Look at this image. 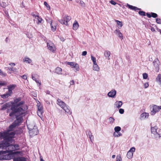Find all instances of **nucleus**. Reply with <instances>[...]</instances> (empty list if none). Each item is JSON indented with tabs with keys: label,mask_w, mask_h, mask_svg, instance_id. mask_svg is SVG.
I'll return each mask as SVG.
<instances>
[{
	"label": "nucleus",
	"mask_w": 161,
	"mask_h": 161,
	"mask_svg": "<svg viewBox=\"0 0 161 161\" xmlns=\"http://www.w3.org/2000/svg\"><path fill=\"white\" fill-rule=\"evenodd\" d=\"M21 98L20 97L14 98V102H11L12 105L10 109L12 111L9 114L10 117L13 116L15 114L18 112H21L24 114L23 112L26 110L28 107L26 105H24L25 102L24 101H21Z\"/></svg>",
	"instance_id": "obj_1"
},
{
	"label": "nucleus",
	"mask_w": 161,
	"mask_h": 161,
	"mask_svg": "<svg viewBox=\"0 0 161 161\" xmlns=\"http://www.w3.org/2000/svg\"><path fill=\"white\" fill-rule=\"evenodd\" d=\"M15 134L14 132H9V131L6 130L0 132V139H3V141L0 143V148L5 149V145H8V142L12 141L13 137Z\"/></svg>",
	"instance_id": "obj_2"
},
{
	"label": "nucleus",
	"mask_w": 161,
	"mask_h": 161,
	"mask_svg": "<svg viewBox=\"0 0 161 161\" xmlns=\"http://www.w3.org/2000/svg\"><path fill=\"white\" fill-rule=\"evenodd\" d=\"M57 104L65 111L66 114H71V112L70 111L69 107L64 102L59 98L57 99Z\"/></svg>",
	"instance_id": "obj_3"
},
{
	"label": "nucleus",
	"mask_w": 161,
	"mask_h": 161,
	"mask_svg": "<svg viewBox=\"0 0 161 161\" xmlns=\"http://www.w3.org/2000/svg\"><path fill=\"white\" fill-rule=\"evenodd\" d=\"M28 129L29 130V133L31 136L36 135L38 133V130L37 126L35 124L33 125H27Z\"/></svg>",
	"instance_id": "obj_4"
},
{
	"label": "nucleus",
	"mask_w": 161,
	"mask_h": 161,
	"mask_svg": "<svg viewBox=\"0 0 161 161\" xmlns=\"http://www.w3.org/2000/svg\"><path fill=\"white\" fill-rule=\"evenodd\" d=\"M23 113H24L23 114H21V112L17 113H19V115H16V120L14 121V124L18 125H19L23 121L22 117L25 114V111L23 112Z\"/></svg>",
	"instance_id": "obj_5"
},
{
	"label": "nucleus",
	"mask_w": 161,
	"mask_h": 161,
	"mask_svg": "<svg viewBox=\"0 0 161 161\" xmlns=\"http://www.w3.org/2000/svg\"><path fill=\"white\" fill-rule=\"evenodd\" d=\"M71 19V17L70 16L65 15L61 19L58 20V21L62 24L68 25V22Z\"/></svg>",
	"instance_id": "obj_6"
},
{
	"label": "nucleus",
	"mask_w": 161,
	"mask_h": 161,
	"mask_svg": "<svg viewBox=\"0 0 161 161\" xmlns=\"http://www.w3.org/2000/svg\"><path fill=\"white\" fill-rule=\"evenodd\" d=\"M151 114L152 115H154L156 113L158 112L159 110L158 106L156 105H152L150 106Z\"/></svg>",
	"instance_id": "obj_7"
},
{
	"label": "nucleus",
	"mask_w": 161,
	"mask_h": 161,
	"mask_svg": "<svg viewBox=\"0 0 161 161\" xmlns=\"http://www.w3.org/2000/svg\"><path fill=\"white\" fill-rule=\"evenodd\" d=\"M12 141L11 142H8V145L7 146H5L6 148L5 149H7V148H8V150H7L6 152L8 151L9 152H11L13 151H14L15 150L14 149V146H13V145H10V143L12 142Z\"/></svg>",
	"instance_id": "obj_8"
},
{
	"label": "nucleus",
	"mask_w": 161,
	"mask_h": 161,
	"mask_svg": "<svg viewBox=\"0 0 161 161\" xmlns=\"http://www.w3.org/2000/svg\"><path fill=\"white\" fill-rule=\"evenodd\" d=\"M153 65L155 68L156 71L158 72L159 70V66L160 65V62L158 58L155 59L153 62Z\"/></svg>",
	"instance_id": "obj_9"
},
{
	"label": "nucleus",
	"mask_w": 161,
	"mask_h": 161,
	"mask_svg": "<svg viewBox=\"0 0 161 161\" xmlns=\"http://www.w3.org/2000/svg\"><path fill=\"white\" fill-rule=\"evenodd\" d=\"M48 48L52 52L55 50V48L54 44L51 42H47V43Z\"/></svg>",
	"instance_id": "obj_10"
},
{
	"label": "nucleus",
	"mask_w": 161,
	"mask_h": 161,
	"mask_svg": "<svg viewBox=\"0 0 161 161\" xmlns=\"http://www.w3.org/2000/svg\"><path fill=\"white\" fill-rule=\"evenodd\" d=\"M116 93V92L115 90H112L108 93V95L110 97L114 98L115 96Z\"/></svg>",
	"instance_id": "obj_11"
},
{
	"label": "nucleus",
	"mask_w": 161,
	"mask_h": 161,
	"mask_svg": "<svg viewBox=\"0 0 161 161\" xmlns=\"http://www.w3.org/2000/svg\"><path fill=\"white\" fill-rule=\"evenodd\" d=\"M86 133L87 136L90 138L91 141L92 142L93 139V136L91 131L89 130H87L86 131Z\"/></svg>",
	"instance_id": "obj_12"
},
{
	"label": "nucleus",
	"mask_w": 161,
	"mask_h": 161,
	"mask_svg": "<svg viewBox=\"0 0 161 161\" xmlns=\"http://www.w3.org/2000/svg\"><path fill=\"white\" fill-rule=\"evenodd\" d=\"M11 92L10 91L9 92H6L5 94L1 95V97L2 98L5 99L7 98L8 97L10 96L11 95Z\"/></svg>",
	"instance_id": "obj_13"
},
{
	"label": "nucleus",
	"mask_w": 161,
	"mask_h": 161,
	"mask_svg": "<svg viewBox=\"0 0 161 161\" xmlns=\"http://www.w3.org/2000/svg\"><path fill=\"white\" fill-rule=\"evenodd\" d=\"M17 126H18V125L14 124V122L12 125L9 126V129L7 131H9V132H12L11 131L12 130Z\"/></svg>",
	"instance_id": "obj_14"
},
{
	"label": "nucleus",
	"mask_w": 161,
	"mask_h": 161,
	"mask_svg": "<svg viewBox=\"0 0 161 161\" xmlns=\"http://www.w3.org/2000/svg\"><path fill=\"white\" fill-rule=\"evenodd\" d=\"M110 52L108 50L105 51L104 53V56L108 60L110 59L109 56H110Z\"/></svg>",
	"instance_id": "obj_15"
},
{
	"label": "nucleus",
	"mask_w": 161,
	"mask_h": 161,
	"mask_svg": "<svg viewBox=\"0 0 161 161\" xmlns=\"http://www.w3.org/2000/svg\"><path fill=\"white\" fill-rule=\"evenodd\" d=\"M23 61L24 62L27 64H31L32 62V60L31 59L26 57L23 58Z\"/></svg>",
	"instance_id": "obj_16"
},
{
	"label": "nucleus",
	"mask_w": 161,
	"mask_h": 161,
	"mask_svg": "<svg viewBox=\"0 0 161 161\" xmlns=\"http://www.w3.org/2000/svg\"><path fill=\"white\" fill-rule=\"evenodd\" d=\"M123 104L121 101H116L114 103V105L118 108H120Z\"/></svg>",
	"instance_id": "obj_17"
},
{
	"label": "nucleus",
	"mask_w": 161,
	"mask_h": 161,
	"mask_svg": "<svg viewBox=\"0 0 161 161\" xmlns=\"http://www.w3.org/2000/svg\"><path fill=\"white\" fill-rule=\"evenodd\" d=\"M38 111L37 112V114L40 117V115H39V113L41 115L43 113V110L42 108V107L41 105H39L38 106Z\"/></svg>",
	"instance_id": "obj_18"
},
{
	"label": "nucleus",
	"mask_w": 161,
	"mask_h": 161,
	"mask_svg": "<svg viewBox=\"0 0 161 161\" xmlns=\"http://www.w3.org/2000/svg\"><path fill=\"white\" fill-rule=\"evenodd\" d=\"M10 105L9 103H6L2 106L1 110H4L6 109L7 108L10 107Z\"/></svg>",
	"instance_id": "obj_19"
},
{
	"label": "nucleus",
	"mask_w": 161,
	"mask_h": 161,
	"mask_svg": "<svg viewBox=\"0 0 161 161\" xmlns=\"http://www.w3.org/2000/svg\"><path fill=\"white\" fill-rule=\"evenodd\" d=\"M114 33L118 36L119 37L123 39V35L120 32V31L118 29H116L114 31Z\"/></svg>",
	"instance_id": "obj_20"
},
{
	"label": "nucleus",
	"mask_w": 161,
	"mask_h": 161,
	"mask_svg": "<svg viewBox=\"0 0 161 161\" xmlns=\"http://www.w3.org/2000/svg\"><path fill=\"white\" fill-rule=\"evenodd\" d=\"M127 5L128 6L129 8H130L131 10H134L135 11H136L137 10H139L141 9L140 8H138L134 6H133L130 5L128 4H127Z\"/></svg>",
	"instance_id": "obj_21"
},
{
	"label": "nucleus",
	"mask_w": 161,
	"mask_h": 161,
	"mask_svg": "<svg viewBox=\"0 0 161 161\" xmlns=\"http://www.w3.org/2000/svg\"><path fill=\"white\" fill-rule=\"evenodd\" d=\"M149 116V114L147 113H144L141 115V117L142 119H145L148 118Z\"/></svg>",
	"instance_id": "obj_22"
},
{
	"label": "nucleus",
	"mask_w": 161,
	"mask_h": 161,
	"mask_svg": "<svg viewBox=\"0 0 161 161\" xmlns=\"http://www.w3.org/2000/svg\"><path fill=\"white\" fill-rule=\"evenodd\" d=\"M156 82L161 86V74H159L157 77L156 79Z\"/></svg>",
	"instance_id": "obj_23"
},
{
	"label": "nucleus",
	"mask_w": 161,
	"mask_h": 161,
	"mask_svg": "<svg viewBox=\"0 0 161 161\" xmlns=\"http://www.w3.org/2000/svg\"><path fill=\"white\" fill-rule=\"evenodd\" d=\"M14 161H26V159L23 157L15 158L14 159Z\"/></svg>",
	"instance_id": "obj_24"
},
{
	"label": "nucleus",
	"mask_w": 161,
	"mask_h": 161,
	"mask_svg": "<svg viewBox=\"0 0 161 161\" xmlns=\"http://www.w3.org/2000/svg\"><path fill=\"white\" fill-rule=\"evenodd\" d=\"M79 27V24L76 21H75L73 25V30H77Z\"/></svg>",
	"instance_id": "obj_25"
},
{
	"label": "nucleus",
	"mask_w": 161,
	"mask_h": 161,
	"mask_svg": "<svg viewBox=\"0 0 161 161\" xmlns=\"http://www.w3.org/2000/svg\"><path fill=\"white\" fill-rule=\"evenodd\" d=\"M158 127L156 126H155L154 127L151 128V131L152 133L155 135L156 134H157L158 133L157 132V130Z\"/></svg>",
	"instance_id": "obj_26"
},
{
	"label": "nucleus",
	"mask_w": 161,
	"mask_h": 161,
	"mask_svg": "<svg viewBox=\"0 0 161 161\" xmlns=\"http://www.w3.org/2000/svg\"><path fill=\"white\" fill-rule=\"evenodd\" d=\"M16 85H11L8 86V92L9 91L11 92V94L12 93V90H13L15 87Z\"/></svg>",
	"instance_id": "obj_27"
},
{
	"label": "nucleus",
	"mask_w": 161,
	"mask_h": 161,
	"mask_svg": "<svg viewBox=\"0 0 161 161\" xmlns=\"http://www.w3.org/2000/svg\"><path fill=\"white\" fill-rule=\"evenodd\" d=\"M62 70V69L61 68L58 67L55 70V72L58 74H61Z\"/></svg>",
	"instance_id": "obj_28"
},
{
	"label": "nucleus",
	"mask_w": 161,
	"mask_h": 161,
	"mask_svg": "<svg viewBox=\"0 0 161 161\" xmlns=\"http://www.w3.org/2000/svg\"><path fill=\"white\" fill-rule=\"evenodd\" d=\"M133 155V153L131 151H129L127 154V157L129 159H130L132 158Z\"/></svg>",
	"instance_id": "obj_29"
},
{
	"label": "nucleus",
	"mask_w": 161,
	"mask_h": 161,
	"mask_svg": "<svg viewBox=\"0 0 161 161\" xmlns=\"http://www.w3.org/2000/svg\"><path fill=\"white\" fill-rule=\"evenodd\" d=\"M11 155L9 154L3 155V160H9L11 159Z\"/></svg>",
	"instance_id": "obj_30"
},
{
	"label": "nucleus",
	"mask_w": 161,
	"mask_h": 161,
	"mask_svg": "<svg viewBox=\"0 0 161 161\" xmlns=\"http://www.w3.org/2000/svg\"><path fill=\"white\" fill-rule=\"evenodd\" d=\"M99 67L97 64L93 65V69L96 71H98L99 70Z\"/></svg>",
	"instance_id": "obj_31"
},
{
	"label": "nucleus",
	"mask_w": 161,
	"mask_h": 161,
	"mask_svg": "<svg viewBox=\"0 0 161 161\" xmlns=\"http://www.w3.org/2000/svg\"><path fill=\"white\" fill-rule=\"evenodd\" d=\"M7 151H2L0 152V160H3V154L6 153Z\"/></svg>",
	"instance_id": "obj_32"
},
{
	"label": "nucleus",
	"mask_w": 161,
	"mask_h": 161,
	"mask_svg": "<svg viewBox=\"0 0 161 161\" xmlns=\"http://www.w3.org/2000/svg\"><path fill=\"white\" fill-rule=\"evenodd\" d=\"M74 69V70L75 72L78 71L79 70V67L78 64H75L74 66L73 67Z\"/></svg>",
	"instance_id": "obj_33"
},
{
	"label": "nucleus",
	"mask_w": 161,
	"mask_h": 161,
	"mask_svg": "<svg viewBox=\"0 0 161 161\" xmlns=\"http://www.w3.org/2000/svg\"><path fill=\"white\" fill-rule=\"evenodd\" d=\"M115 21L117 23V25L119 26L118 28L119 29H120L123 25L122 22L118 20H115Z\"/></svg>",
	"instance_id": "obj_34"
},
{
	"label": "nucleus",
	"mask_w": 161,
	"mask_h": 161,
	"mask_svg": "<svg viewBox=\"0 0 161 161\" xmlns=\"http://www.w3.org/2000/svg\"><path fill=\"white\" fill-rule=\"evenodd\" d=\"M113 135L115 137H118L122 135V134L119 132H114Z\"/></svg>",
	"instance_id": "obj_35"
},
{
	"label": "nucleus",
	"mask_w": 161,
	"mask_h": 161,
	"mask_svg": "<svg viewBox=\"0 0 161 161\" xmlns=\"http://www.w3.org/2000/svg\"><path fill=\"white\" fill-rule=\"evenodd\" d=\"M45 19L47 23H49L50 25H51V24H52V21L51 18L47 17Z\"/></svg>",
	"instance_id": "obj_36"
},
{
	"label": "nucleus",
	"mask_w": 161,
	"mask_h": 161,
	"mask_svg": "<svg viewBox=\"0 0 161 161\" xmlns=\"http://www.w3.org/2000/svg\"><path fill=\"white\" fill-rule=\"evenodd\" d=\"M6 68H7V70L12 71L14 72L16 71L17 69L16 68H13L10 67H7Z\"/></svg>",
	"instance_id": "obj_37"
},
{
	"label": "nucleus",
	"mask_w": 161,
	"mask_h": 161,
	"mask_svg": "<svg viewBox=\"0 0 161 161\" xmlns=\"http://www.w3.org/2000/svg\"><path fill=\"white\" fill-rule=\"evenodd\" d=\"M115 132H119L121 130V128L119 126H116L114 128Z\"/></svg>",
	"instance_id": "obj_38"
},
{
	"label": "nucleus",
	"mask_w": 161,
	"mask_h": 161,
	"mask_svg": "<svg viewBox=\"0 0 161 161\" xmlns=\"http://www.w3.org/2000/svg\"><path fill=\"white\" fill-rule=\"evenodd\" d=\"M139 14L142 16H145V12L143 11H140L138 12Z\"/></svg>",
	"instance_id": "obj_39"
},
{
	"label": "nucleus",
	"mask_w": 161,
	"mask_h": 161,
	"mask_svg": "<svg viewBox=\"0 0 161 161\" xmlns=\"http://www.w3.org/2000/svg\"><path fill=\"white\" fill-rule=\"evenodd\" d=\"M122 159L120 155H117L116 157V161H122Z\"/></svg>",
	"instance_id": "obj_40"
},
{
	"label": "nucleus",
	"mask_w": 161,
	"mask_h": 161,
	"mask_svg": "<svg viewBox=\"0 0 161 161\" xmlns=\"http://www.w3.org/2000/svg\"><path fill=\"white\" fill-rule=\"evenodd\" d=\"M13 146H14V149L15 150H18L19 149V146L18 144H16L15 145H13Z\"/></svg>",
	"instance_id": "obj_41"
},
{
	"label": "nucleus",
	"mask_w": 161,
	"mask_h": 161,
	"mask_svg": "<svg viewBox=\"0 0 161 161\" xmlns=\"http://www.w3.org/2000/svg\"><path fill=\"white\" fill-rule=\"evenodd\" d=\"M37 17L38 18L37 20L38 21V23H37V24L42 23V18L40 17L39 16H37Z\"/></svg>",
	"instance_id": "obj_42"
},
{
	"label": "nucleus",
	"mask_w": 161,
	"mask_h": 161,
	"mask_svg": "<svg viewBox=\"0 0 161 161\" xmlns=\"http://www.w3.org/2000/svg\"><path fill=\"white\" fill-rule=\"evenodd\" d=\"M114 119L112 117H110L108 119V120L110 123H112L113 122Z\"/></svg>",
	"instance_id": "obj_43"
},
{
	"label": "nucleus",
	"mask_w": 161,
	"mask_h": 161,
	"mask_svg": "<svg viewBox=\"0 0 161 161\" xmlns=\"http://www.w3.org/2000/svg\"><path fill=\"white\" fill-rule=\"evenodd\" d=\"M7 5L6 3L4 2H2L0 3V6L3 8L5 7Z\"/></svg>",
	"instance_id": "obj_44"
},
{
	"label": "nucleus",
	"mask_w": 161,
	"mask_h": 161,
	"mask_svg": "<svg viewBox=\"0 0 161 161\" xmlns=\"http://www.w3.org/2000/svg\"><path fill=\"white\" fill-rule=\"evenodd\" d=\"M51 30L53 31H54L56 30V27L55 26H53V24H52L50 25Z\"/></svg>",
	"instance_id": "obj_45"
},
{
	"label": "nucleus",
	"mask_w": 161,
	"mask_h": 161,
	"mask_svg": "<svg viewBox=\"0 0 161 161\" xmlns=\"http://www.w3.org/2000/svg\"><path fill=\"white\" fill-rule=\"evenodd\" d=\"M151 14L152 17L153 18H155L158 16L157 14L156 13H151Z\"/></svg>",
	"instance_id": "obj_46"
},
{
	"label": "nucleus",
	"mask_w": 161,
	"mask_h": 161,
	"mask_svg": "<svg viewBox=\"0 0 161 161\" xmlns=\"http://www.w3.org/2000/svg\"><path fill=\"white\" fill-rule=\"evenodd\" d=\"M143 77L144 79H147L148 77V75L146 73H144L143 74Z\"/></svg>",
	"instance_id": "obj_47"
},
{
	"label": "nucleus",
	"mask_w": 161,
	"mask_h": 161,
	"mask_svg": "<svg viewBox=\"0 0 161 161\" xmlns=\"http://www.w3.org/2000/svg\"><path fill=\"white\" fill-rule=\"evenodd\" d=\"M156 22L158 24H161V19L159 18H157L156 19Z\"/></svg>",
	"instance_id": "obj_48"
},
{
	"label": "nucleus",
	"mask_w": 161,
	"mask_h": 161,
	"mask_svg": "<svg viewBox=\"0 0 161 161\" xmlns=\"http://www.w3.org/2000/svg\"><path fill=\"white\" fill-rule=\"evenodd\" d=\"M143 86L145 88H147L149 84L148 82H146L143 84Z\"/></svg>",
	"instance_id": "obj_49"
},
{
	"label": "nucleus",
	"mask_w": 161,
	"mask_h": 161,
	"mask_svg": "<svg viewBox=\"0 0 161 161\" xmlns=\"http://www.w3.org/2000/svg\"><path fill=\"white\" fill-rule=\"evenodd\" d=\"M0 74L2 76H5L6 75V73L3 72L1 69H0Z\"/></svg>",
	"instance_id": "obj_50"
},
{
	"label": "nucleus",
	"mask_w": 161,
	"mask_h": 161,
	"mask_svg": "<svg viewBox=\"0 0 161 161\" xmlns=\"http://www.w3.org/2000/svg\"><path fill=\"white\" fill-rule=\"evenodd\" d=\"M80 5L82 7H84L85 6V3L82 1H80Z\"/></svg>",
	"instance_id": "obj_51"
},
{
	"label": "nucleus",
	"mask_w": 161,
	"mask_h": 161,
	"mask_svg": "<svg viewBox=\"0 0 161 161\" xmlns=\"http://www.w3.org/2000/svg\"><path fill=\"white\" fill-rule=\"evenodd\" d=\"M119 112L120 114H123L124 112V110L122 108H120L119 109Z\"/></svg>",
	"instance_id": "obj_52"
},
{
	"label": "nucleus",
	"mask_w": 161,
	"mask_h": 161,
	"mask_svg": "<svg viewBox=\"0 0 161 161\" xmlns=\"http://www.w3.org/2000/svg\"><path fill=\"white\" fill-rule=\"evenodd\" d=\"M135 148L134 147H132V148H131L130 149V150L129 151H131L132 153H133L134 152H135Z\"/></svg>",
	"instance_id": "obj_53"
},
{
	"label": "nucleus",
	"mask_w": 161,
	"mask_h": 161,
	"mask_svg": "<svg viewBox=\"0 0 161 161\" xmlns=\"http://www.w3.org/2000/svg\"><path fill=\"white\" fill-rule=\"evenodd\" d=\"M67 64L68 65L72 66L74 65V63L73 62H68Z\"/></svg>",
	"instance_id": "obj_54"
},
{
	"label": "nucleus",
	"mask_w": 161,
	"mask_h": 161,
	"mask_svg": "<svg viewBox=\"0 0 161 161\" xmlns=\"http://www.w3.org/2000/svg\"><path fill=\"white\" fill-rule=\"evenodd\" d=\"M91 58L93 62L96 61V58L92 55L91 56Z\"/></svg>",
	"instance_id": "obj_55"
},
{
	"label": "nucleus",
	"mask_w": 161,
	"mask_h": 161,
	"mask_svg": "<svg viewBox=\"0 0 161 161\" xmlns=\"http://www.w3.org/2000/svg\"><path fill=\"white\" fill-rule=\"evenodd\" d=\"M20 77L24 80H26L27 78V76L25 75L22 76H20Z\"/></svg>",
	"instance_id": "obj_56"
},
{
	"label": "nucleus",
	"mask_w": 161,
	"mask_h": 161,
	"mask_svg": "<svg viewBox=\"0 0 161 161\" xmlns=\"http://www.w3.org/2000/svg\"><path fill=\"white\" fill-rule=\"evenodd\" d=\"M109 3L112 5H115L116 4V3L113 0H111L109 1Z\"/></svg>",
	"instance_id": "obj_57"
},
{
	"label": "nucleus",
	"mask_w": 161,
	"mask_h": 161,
	"mask_svg": "<svg viewBox=\"0 0 161 161\" xmlns=\"http://www.w3.org/2000/svg\"><path fill=\"white\" fill-rule=\"evenodd\" d=\"M70 86L71 85H74L75 84V81H74L73 80L70 81ZM69 87H70V86H69Z\"/></svg>",
	"instance_id": "obj_58"
},
{
	"label": "nucleus",
	"mask_w": 161,
	"mask_h": 161,
	"mask_svg": "<svg viewBox=\"0 0 161 161\" xmlns=\"http://www.w3.org/2000/svg\"><path fill=\"white\" fill-rule=\"evenodd\" d=\"M35 81L37 84V85H38V86H40L41 85V82L39 81V80H36Z\"/></svg>",
	"instance_id": "obj_59"
},
{
	"label": "nucleus",
	"mask_w": 161,
	"mask_h": 161,
	"mask_svg": "<svg viewBox=\"0 0 161 161\" xmlns=\"http://www.w3.org/2000/svg\"><path fill=\"white\" fill-rule=\"evenodd\" d=\"M87 54V52L86 51H84L82 53V56H85Z\"/></svg>",
	"instance_id": "obj_60"
},
{
	"label": "nucleus",
	"mask_w": 161,
	"mask_h": 161,
	"mask_svg": "<svg viewBox=\"0 0 161 161\" xmlns=\"http://www.w3.org/2000/svg\"><path fill=\"white\" fill-rule=\"evenodd\" d=\"M147 17L149 18L152 17L151 14H150L149 13H147Z\"/></svg>",
	"instance_id": "obj_61"
},
{
	"label": "nucleus",
	"mask_w": 161,
	"mask_h": 161,
	"mask_svg": "<svg viewBox=\"0 0 161 161\" xmlns=\"http://www.w3.org/2000/svg\"><path fill=\"white\" fill-rule=\"evenodd\" d=\"M31 15L32 16H33V17H37V16H38V15H35V13H34V12H33L31 14Z\"/></svg>",
	"instance_id": "obj_62"
},
{
	"label": "nucleus",
	"mask_w": 161,
	"mask_h": 161,
	"mask_svg": "<svg viewBox=\"0 0 161 161\" xmlns=\"http://www.w3.org/2000/svg\"><path fill=\"white\" fill-rule=\"evenodd\" d=\"M44 4L47 7H48V6L49 5L46 2H44Z\"/></svg>",
	"instance_id": "obj_63"
},
{
	"label": "nucleus",
	"mask_w": 161,
	"mask_h": 161,
	"mask_svg": "<svg viewBox=\"0 0 161 161\" xmlns=\"http://www.w3.org/2000/svg\"><path fill=\"white\" fill-rule=\"evenodd\" d=\"M9 65H11V66H15V64L14 63H10Z\"/></svg>",
	"instance_id": "obj_64"
}]
</instances>
